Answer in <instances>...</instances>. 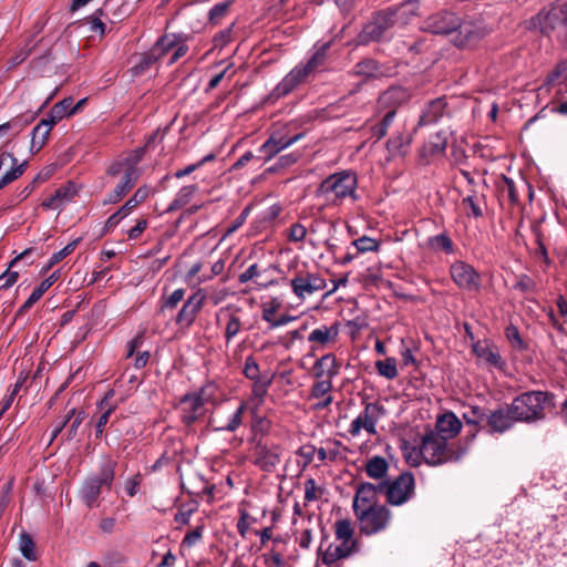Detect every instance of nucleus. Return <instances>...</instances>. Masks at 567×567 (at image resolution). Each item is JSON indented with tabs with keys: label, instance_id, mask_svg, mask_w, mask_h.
<instances>
[{
	"label": "nucleus",
	"instance_id": "nucleus-31",
	"mask_svg": "<svg viewBox=\"0 0 567 567\" xmlns=\"http://www.w3.org/2000/svg\"><path fill=\"white\" fill-rule=\"evenodd\" d=\"M60 271H53L48 278H45L29 296L25 302L20 307L18 313L22 315L28 312L35 302H38L45 291L59 279Z\"/></svg>",
	"mask_w": 567,
	"mask_h": 567
},
{
	"label": "nucleus",
	"instance_id": "nucleus-21",
	"mask_svg": "<svg viewBox=\"0 0 567 567\" xmlns=\"http://www.w3.org/2000/svg\"><path fill=\"white\" fill-rule=\"evenodd\" d=\"M303 137L302 133L287 136L280 131L274 132L269 138L260 146L259 151L266 155V161H270L278 153L288 148Z\"/></svg>",
	"mask_w": 567,
	"mask_h": 567
},
{
	"label": "nucleus",
	"instance_id": "nucleus-9",
	"mask_svg": "<svg viewBox=\"0 0 567 567\" xmlns=\"http://www.w3.org/2000/svg\"><path fill=\"white\" fill-rule=\"evenodd\" d=\"M359 522L360 533L371 536L385 530L392 519V513L385 505H377L354 514Z\"/></svg>",
	"mask_w": 567,
	"mask_h": 567
},
{
	"label": "nucleus",
	"instance_id": "nucleus-59",
	"mask_svg": "<svg viewBox=\"0 0 567 567\" xmlns=\"http://www.w3.org/2000/svg\"><path fill=\"white\" fill-rule=\"evenodd\" d=\"M54 194L63 207L65 204L72 200L76 194V189L72 183H69L68 185L59 187Z\"/></svg>",
	"mask_w": 567,
	"mask_h": 567
},
{
	"label": "nucleus",
	"instance_id": "nucleus-45",
	"mask_svg": "<svg viewBox=\"0 0 567 567\" xmlns=\"http://www.w3.org/2000/svg\"><path fill=\"white\" fill-rule=\"evenodd\" d=\"M106 2L99 9H96L91 17L87 18V22L90 23V30L93 33H99L100 35H104L106 31V24L102 21V17L105 16L106 11Z\"/></svg>",
	"mask_w": 567,
	"mask_h": 567
},
{
	"label": "nucleus",
	"instance_id": "nucleus-48",
	"mask_svg": "<svg viewBox=\"0 0 567 567\" xmlns=\"http://www.w3.org/2000/svg\"><path fill=\"white\" fill-rule=\"evenodd\" d=\"M403 454L408 464L411 466H419L424 462L423 443L421 442L419 446L406 443Z\"/></svg>",
	"mask_w": 567,
	"mask_h": 567
},
{
	"label": "nucleus",
	"instance_id": "nucleus-51",
	"mask_svg": "<svg viewBox=\"0 0 567 567\" xmlns=\"http://www.w3.org/2000/svg\"><path fill=\"white\" fill-rule=\"evenodd\" d=\"M429 245L435 250H442L446 254L454 251V244L452 239L445 234H439L429 238Z\"/></svg>",
	"mask_w": 567,
	"mask_h": 567
},
{
	"label": "nucleus",
	"instance_id": "nucleus-49",
	"mask_svg": "<svg viewBox=\"0 0 567 567\" xmlns=\"http://www.w3.org/2000/svg\"><path fill=\"white\" fill-rule=\"evenodd\" d=\"M19 549L22 556L28 560H35V544L28 533H22L19 538Z\"/></svg>",
	"mask_w": 567,
	"mask_h": 567
},
{
	"label": "nucleus",
	"instance_id": "nucleus-25",
	"mask_svg": "<svg viewBox=\"0 0 567 567\" xmlns=\"http://www.w3.org/2000/svg\"><path fill=\"white\" fill-rule=\"evenodd\" d=\"M486 422L491 432L504 433L511 430L517 420L511 411V405H508L507 409H497L491 412L486 415Z\"/></svg>",
	"mask_w": 567,
	"mask_h": 567
},
{
	"label": "nucleus",
	"instance_id": "nucleus-64",
	"mask_svg": "<svg viewBox=\"0 0 567 567\" xmlns=\"http://www.w3.org/2000/svg\"><path fill=\"white\" fill-rule=\"evenodd\" d=\"M271 422L267 417L255 416L251 424V430L255 435H265L270 431Z\"/></svg>",
	"mask_w": 567,
	"mask_h": 567
},
{
	"label": "nucleus",
	"instance_id": "nucleus-62",
	"mask_svg": "<svg viewBox=\"0 0 567 567\" xmlns=\"http://www.w3.org/2000/svg\"><path fill=\"white\" fill-rule=\"evenodd\" d=\"M295 89L296 86L291 84L287 78H284L271 91L270 96L275 100H278L280 97L288 95Z\"/></svg>",
	"mask_w": 567,
	"mask_h": 567
},
{
	"label": "nucleus",
	"instance_id": "nucleus-61",
	"mask_svg": "<svg viewBox=\"0 0 567 567\" xmlns=\"http://www.w3.org/2000/svg\"><path fill=\"white\" fill-rule=\"evenodd\" d=\"M287 236L289 241L301 243L307 236V228L300 223H295L289 227Z\"/></svg>",
	"mask_w": 567,
	"mask_h": 567
},
{
	"label": "nucleus",
	"instance_id": "nucleus-37",
	"mask_svg": "<svg viewBox=\"0 0 567 567\" xmlns=\"http://www.w3.org/2000/svg\"><path fill=\"white\" fill-rule=\"evenodd\" d=\"M447 145V137L444 132H437L430 136L422 150L423 156H436L443 154Z\"/></svg>",
	"mask_w": 567,
	"mask_h": 567
},
{
	"label": "nucleus",
	"instance_id": "nucleus-38",
	"mask_svg": "<svg viewBox=\"0 0 567 567\" xmlns=\"http://www.w3.org/2000/svg\"><path fill=\"white\" fill-rule=\"evenodd\" d=\"M406 100V91L402 87H390L379 99L380 106H386L389 110L396 109L398 105Z\"/></svg>",
	"mask_w": 567,
	"mask_h": 567
},
{
	"label": "nucleus",
	"instance_id": "nucleus-36",
	"mask_svg": "<svg viewBox=\"0 0 567 567\" xmlns=\"http://www.w3.org/2000/svg\"><path fill=\"white\" fill-rule=\"evenodd\" d=\"M51 130L52 126L43 120L33 127L30 145L31 153H38L45 145Z\"/></svg>",
	"mask_w": 567,
	"mask_h": 567
},
{
	"label": "nucleus",
	"instance_id": "nucleus-60",
	"mask_svg": "<svg viewBox=\"0 0 567 567\" xmlns=\"http://www.w3.org/2000/svg\"><path fill=\"white\" fill-rule=\"evenodd\" d=\"M270 383H271V379H269V378L254 381L252 388H251L252 398L257 399L258 401H262L264 396L267 394Z\"/></svg>",
	"mask_w": 567,
	"mask_h": 567
},
{
	"label": "nucleus",
	"instance_id": "nucleus-12",
	"mask_svg": "<svg viewBox=\"0 0 567 567\" xmlns=\"http://www.w3.org/2000/svg\"><path fill=\"white\" fill-rule=\"evenodd\" d=\"M106 174L111 177H118L116 186L105 200L109 204L118 203L133 188L140 177V173H134L132 169L126 171L123 167H115L114 163L107 167Z\"/></svg>",
	"mask_w": 567,
	"mask_h": 567
},
{
	"label": "nucleus",
	"instance_id": "nucleus-43",
	"mask_svg": "<svg viewBox=\"0 0 567 567\" xmlns=\"http://www.w3.org/2000/svg\"><path fill=\"white\" fill-rule=\"evenodd\" d=\"M178 40H179V35H177L175 33H167V34L162 35L155 42V44L152 47V49L161 59L168 51L173 50L175 48V45L178 44Z\"/></svg>",
	"mask_w": 567,
	"mask_h": 567
},
{
	"label": "nucleus",
	"instance_id": "nucleus-52",
	"mask_svg": "<svg viewBox=\"0 0 567 567\" xmlns=\"http://www.w3.org/2000/svg\"><path fill=\"white\" fill-rule=\"evenodd\" d=\"M379 72L378 62L372 59L363 60L354 65L353 73L355 75L371 78Z\"/></svg>",
	"mask_w": 567,
	"mask_h": 567
},
{
	"label": "nucleus",
	"instance_id": "nucleus-35",
	"mask_svg": "<svg viewBox=\"0 0 567 567\" xmlns=\"http://www.w3.org/2000/svg\"><path fill=\"white\" fill-rule=\"evenodd\" d=\"M73 99L65 97L62 101L55 103L49 111L47 117L42 118L52 127L64 117L71 116L70 106L72 105Z\"/></svg>",
	"mask_w": 567,
	"mask_h": 567
},
{
	"label": "nucleus",
	"instance_id": "nucleus-40",
	"mask_svg": "<svg viewBox=\"0 0 567 567\" xmlns=\"http://www.w3.org/2000/svg\"><path fill=\"white\" fill-rule=\"evenodd\" d=\"M145 154V147H140L132 151L126 157L117 159L113 162L115 167H123L126 171H133L134 173H140L138 165L143 159Z\"/></svg>",
	"mask_w": 567,
	"mask_h": 567
},
{
	"label": "nucleus",
	"instance_id": "nucleus-15",
	"mask_svg": "<svg viewBox=\"0 0 567 567\" xmlns=\"http://www.w3.org/2000/svg\"><path fill=\"white\" fill-rule=\"evenodd\" d=\"M393 23V14L391 13L379 12L374 14L359 33L358 43L368 44L369 42L379 41Z\"/></svg>",
	"mask_w": 567,
	"mask_h": 567
},
{
	"label": "nucleus",
	"instance_id": "nucleus-24",
	"mask_svg": "<svg viewBox=\"0 0 567 567\" xmlns=\"http://www.w3.org/2000/svg\"><path fill=\"white\" fill-rule=\"evenodd\" d=\"M379 494V484L361 483L355 492L353 499V512L354 514L379 505L375 501Z\"/></svg>",
	"mask_w": 567,
	"mask_h": 567
},
{
	"label": "nucleus",
	"instance_id": "nucleus-30",
	"mask_svg": "<svg viewBox=\"0 0 567 567\" xmlns=\"http://www.w3.org/2000/svg\"><path fill=\"white\" fill-rule=\"evenodd\" d=\"M331 390L332 381L330 380H317L312 384L310 389V398L319 400L318 403H316L315 409L323 410L332 403L333 398L330 394Z\"/></svg>",
	"mask_w": 567,
	"mask_h": 567
},
{
	"label": "nucleus",
	"instance_id": "nucleus-28",
	"mask_svg": "<svg viewBox=\"0 0 567 567\" xmlns=\"http://www.w3.org/2000/svg\"><path fill=\"white\" fill-rule=\"evenodd\" d=\"M460 18L452 12H440L430 19V28L437 34H451L458 25Z\"/></svg>",
	"mask_w": 567,
	"mask_h": 567
},
{
	"label": "nucleus",
	"instance_id": "nucleus-11",
	"mask_svg": "<svg viewBox=\"0 0 567 567\" xmlns=\"http://www.w3.org/2000/svg\"><path fill=\"white\" fill-rule=\"evenodd\" d=\"M207 295L203 288L196 289L188 298L184 301L181 310L175 317V323L183 329H188L196 320L197 316L202 311Z\"/></svg>",
	"mask_w": 567,
	"mask_h": 567
},
{
	"label": "nucleus",
	"instance_id": "nucleus-50",
	"mask_svg": "<svg viewBox=\"0 0 567 567\" xmlns=\"http://www.w3.org/2000/svg\"><path fill=\"white\" fill-rule=\"evenodd\" d=\"M184 297H185V289L184 288L175 289L168 296H163L161 298L159 311L164 312L166 310H173L184 299Z\"/></svg>",
	"mask_w": 567,
	"mask_h": 567
},
{
	"label": "nucleus",
	"instance_id": "nucleus-4",
	"mask_svg": "<svg viewBox=\"0 0 567 567\" xmlns=\"http://www.w3.org/2000/svg\"><path fill=\"white\" fill-rule=\"evenodd\" d=\"M424 462L432 466L457 462L465 454V450L456 447L439 433L427 431L422 436Z\"/></svg>",
	"mask_w": 567,
	"mask_h": 567
},
{
	"label": "nucleus",
	"instance_id": "nucleus-32",
	"mask_svg": "<svg viewBox=\"0 0 567 567\" xmlns=\"http://www.w3.org/2000/svg\"><path fill=\"white\" fill-rule=\"evenodd\" d=\"M31 252H32L31 248L25 249L10 261L9 268L0 276V284H1L0 287L2 289H9L10 287H12L19 278V272L12 271L11 268L18 266V264L22 260H25L27 265L32 264L31 260H28Z\"/></svg>",
	"mask_w": 567,
	"mask_h": 567
},
{
	"label": "nucleus",
	"instance_id": "nucleus-16",
	"mask_svg": "<svg viewBox=\"0 0 567 567\" xmlns=\"http://www.w3.org/2000/svg\"><path fill=\"white\" fill-rule=\"evenodd\" d=\"M383 413V408L378 403H367L363 411L351 422L349 433L358 436L362 430L370 435L377 434V423Z\"/></svg>",
	"mask_w": 567,
	"mask_h": 567
},
{
	"label": "nucleus",
	"instance_id": "nucleus-17",
	"mask_svg": "<svg viewBox=\"0 0 567 567\" xmlns=\"http://www.w3.org/2000/svg\"><path fill=\"white\" fill-rule=\"evenodd\" d=\"M328 48L329 43L322 44L306 63L296 65L285 78L297 87L318 68L323 65Z\"/></svg>",
	"mask_w": 567,
	"mask_h": 567
},
{
	"label": "nucleus",
	"instance_id": "nucleus-14",
	"mask_svg": "<svg viewBox=\"0 0 567 567\" xmlns=\"http://www.w3.org/2000/svg\"><path fill=\"white\" fill-rule=\"evenodd\" d=\"M450 274L460 289L465 291H478L481 289V275L470 264L457 260L451 265Z\"/></svg>",
	"mask_w": 567,
	"mask_h": 567
},
{
	"label": "nucleus",
	"instance_id": "nucleus-41",
	"mask_svg": "<svg viewBox=\"0 0 567 567\" xmlns=\"http://www.w3.org/2000/svg\"><path fill=\"white\" fill-rule=\"evenodd\" d=\"M198 187L196 185H187L183 186L177 194L175 195L174 199L169 204L167 212H175L185 205H187L194 194L197 192Z\"/></svg>",
	"mask_w": 567,
	"mask_h": 567
},
{
	"label": "nucleus",
	"instance_id": "nucleus-46",
	"mask_svg": "<svg viewBox=\"0 0 567 567\" xmlns=\"http://www.w3.org/2000/svg\"><path fill=\"white\" fill-rule=\"evenodd\" d=\"M567 80V60L557 62L551 72L546 78V84L558 85Z\"/></svg>",
	"mask_w": 567,
	"mask_h": 567
},
{
	"label": "nucleus",
	"instance_id": "nucleus-18",
	"mask_svg": "<svg viewBox=\"0 0 567 567\" xmlns=\"http://www.w3.org/2000/svg\"><path fill=\"white\" fill-rule=\"evenodd\" d=\"M340 322L333 321L331 324H320L308 334V342L312 352L333 347L339 339Z\"/></svg>",
	"mask_w": 567,
	"mask_h": 567
},
{
	"label": "nucleus",
	"instance_id": "nucleus-57",
	"mask_svg": "<svg viewBox=\"0 0 567 567\" xmlns=\"http://www.w3.org/2000/svg\"><path fill=\"white\" fill-rule=\"evenodd\" d=\"M353 245L355 246L357 250L359 252H368V251H378L380 248V244L378 240L362 236L353 241Z\"/></svg>",
	"mask_w": 567,
	"mask_h": 567
},
{
	"label": "nucleus",
	"instance_id": "nucleus-58",
	"mask_svg": "<svg viewBox=\"0 0 567 567\" xmlns=\"http://www.w3.org/2000/svg\"><path fill=\"white\" fill-rule=\"evenodd\" d=\"M409 144V140L405 142L402 136H395L388 141L386 148L391 156H399L404 154V147L405 145L408 147Z\"/></svg>",
	"mask_w": 567,
	"mask_h": 567
},
{
	"label": "nucleus",
	"instance_id": "nucleus-54",
	"mask_svg": "<svg viewBox=\"0 0 567 567\" xmlns=\"http://www.w3.org/2000/svg\"><path fill=\"white\" fill-rule=\"evenodd\" d=\"M231 4L233 0H226L213 6L208 13L210 23L217 24L227 14Z\"/></svg>",
	"mask_w": 567,
	"mask_h": 567
},
{
	"label": "nucleus",
	"instance_id": "nucleus-56",
	"mask_svg": "<svg viewBox=\"0 0 567 567\" xmlns=\"http://www.w3.org/2000/svg\"><path fill=\"white\" fill-rule=\"evenodd\" d=\"M197 506L195 503H189V504H185V505H182L177 513L175 514V522L178 523L179 525H187L190 520V517L193 515V513L196 511Z\"/></svg>",
	"mask_w": 567,
	"mask_h": 567
},
{
	"label": "nucleus",
	"instance_id": "nucleus-34",
	"mask_svg": "<svg viewBox=\"0 0 567 567\" xmlns=\"http://www.w3.org/2000/svg\"><path fill=\"white\" fill-rule=\"evenodd\" d=\"M247 410V404L241 402L236 410L229 414L227 420L215 427L217 432H236L244 422V415Z\"/></svg>",
	"mask_w": 567,
	"mask_h": 567
},
{
	"label": "nucleus",
	"instance_id": "nucleus-26",
	"mask_svg": "<svg viewBox=\"0 0 567 567\" xmlns=\"http://www.w3.org/2000/svg\"><path fill=\"white\" fill-rule=\"evenodd\" d=\"M462 427L461 421L452 412L444 413L436 420L435 429L430 430L432 433H439L440 436L445 437L450 441L455 437Z\"/></svg>",
	"mask_w": 567,
	"mask_h": 567
},
{
	"label": "nucleus",
	"instance_id": "nucleus-27",
	"mask_svg": "<svg viewBox=\"0 0 567 567\" xmlns=\"http://www.w3.org/2000/svg\"><path fill=\"white\" fill-rule=\"evenodd\" d=\"M339 373L336 355L327 353L313 364V375L317 380H332Z\"/></svg>",
	"mask_w": 567,
	"mask_h": 567
},
{
	"label": "nucleus",
	"instance_id": "nucleus-33",
	"mask_svg": "<svg viewBox=\"0 0 567 567\" xmlns=\"http://www.w3.org/2000/svg\"><path fill=\"white\" fill-rule=\"evenodd\" d=\"M113 395H114L113 390L107 391L106 394L104 395V398L97 404L99 409L102 411V414L99 417L96 425H95L96 437L102 436L104 429H105L106 424L109 423L110 416L115 410V405L110 403Z\"/></svg>",
	"mask_w": 567,
	"mask_h": 567
},
{
	"label": "nucleus",
	"instance_id": "nucleus-6",
	"mask_svg": "<svg viewBox=\"0 0 567 567\" xmlns=\"http://www.w3.org/2000/svg\"><path fill=\"white\" fill-rule=\"evenodd\" d=\"M537 18L544 34H554L560 43L567 44V1L540 11Z\"/></svg>",
	"mask_w": 567,
	"mask_h": 567
},
{
	"label": "nucleus",
	"instance_id": "nucleus-23",
	"mask_svg": "<svg viewBox=\"0 0 567 567\" xmlns=\"http://www.w3.org/2000/svg\"><path fill=\"white\" fill-rule=\"evenodd\" d=\"M473 352L483 364L497 369H503L505 365L497 346L489 340L476 341L473 344Z\"/></svg>",
	"mask_w": 567,
	"mask_h": 567
},
{
	"label": "nucleus",
	"instance_id": "nucleus-10",
	"mask_svg": "<svg viewBox=\"0 0 567 567\" xmlns=\"http://www.w3.org/2000/svg\"><path fill=\"white\" fill-rule=\"evenodd\" d=\"M241 308L235 305H227L221 307L216 312V323L224 330V339L228 344L241 331L243 321L240 318Z\"/></svg>",
	"mask_w": 567,
	"mask_h": 567
},
{
	"label": "nucleus",
	"instance_id": "nucleus-3",
	"mask_svg": "<svg viewBox=\"0 0 567 567\" xmlns=\"http://www.w3.org/2000/svg\"><path fill=\"white\" fill-rule=\"evenodd\" d=\"M336 539L338 545L329 544L326 549L322 545L319 548L321 560L324 565L331 566L337 561L350 557L359 550L358 542L354 538V529L349 519H340L334 524Z\"/></svg>",
	"mask_w": 567,
	"mask_h": 567
},
{
	"label": "nucleus",
	"instance_id": "nucleus-53",
	"mask_svg": "<svg viewBox=\"0 0 567 567\" xmlns=\"http://www.w3.org/2000/svg\"><path fill=\"white\" fill-rule=\"evenodd\" d=\"M243 373L252 382L266 378L265 375H261L259 364L252 355L246 357Z\"/></svg>",
	"mask_w": 567,
	"mask_h": 567
},
{
	"label": "nucleus",
	"instance_id": "nucleus-13",
	"mask_svg": "<svg viewBox=\"0 0 567 567\" xmlns=\"http://www.w3.org/2000/svg\"><path fill=\"white\" fill-rule=\"evenodd\" d=\"M290 287L296 297L305 300L307 297L326 289L327 282L317 272H298L291 280Z\"/></svg>",
	"mask_w": 567,
	"mask_h": 567
},
{
	"label": "nucleus",
	"instance_id": "nucleus-44",
	"mask_svg": "<svg viewBox=\"0 0 567 567\" xmlns=\"http://www.w3.org/2000/svg\"><path fill=\"white\" fill-rule=\"evenodd\" d=\"M396 110L391 109L386 111L383 118L371 127V134L377 141L381 140L386 135V132L395 117Z\"/></svg>",
	"mask_w": 567,
	"mask_h": 567
},
{
	"label": "nucleus",
	"instance_id": "nucleus-39",
	"mask_svg": "<svg viewBox=\"0 0 567 567\" xmlns=\"http://www.w3.org/2000/svg\"><path fill=\"white\" fill-rule=\"evenodd\" d=\"M389 464L382 456L371 457L365 465L367 475L373 480H382L386 476Z\"/></svg>",
	"mask_w": 567,
	"mask_h": 567
},
{
	"label": "nucleus",
	"instance_id": "nucleus-1",
	"mask_svg": "<svg viewBox=\"0 0 567 567\" xmlns=\"http://www.w3.org/2000/svg\"><path fill=\"white\" fill-rule=\"evenodd\" d=\"M358 177L352 171H340L326 177L317 188V196L328 205L339 206L344 199L358 200Z\"/></svg>",
	"mask_w": 567,
	"mask_h": 567
},
{
	"label": "nucleus",
	"instance_id": "nucleus-19",
	"mask_svg": "<svg viewBox=\"0 0 567 567\" xmlns=\"http://www.w3.org/2000/svg\"><path fill=\"white\" fill-rule=\"evenodd\" d=\"M486 35V30L474 22H461L452 32L451 41L458 48H473Z\"/></svg>",
	"mask_w": 567,
	"mask_h": 567
},
{
	"label": "nucleus",
	"instance_id": "nucleus-55",
	"mask_svg": "<svg viewBox=\"0 0 567 567\" xmlns=\"http://www.w3.org/2000/svg\"><path fill=\"white\" fill-rule=\"evenodd\" d=\"M79 243V239L73 240L72 243L68 244L64 248L61 250L54 252L50 259L48 265L45 266L44 270L48 271L50 268H52L54 265L59 264L61 260H63L66 256L72 254Z\"/></svg>",
	"mask_w": 567,
	"mask_h": 567
},
{
	"label": "nucleus",
	"instance_id": "nucleus-29",
	"mask_svg": "<svg viewBox=\"0 0 567 567\" xmlns=\"http://www.w3.org/2000/svg\"><path fill=\"white\" fill-rule=\"evenodd\" d=\"M446 102L443 97H437L429 102L422 111L419 125L425 126L435 124L445 114Z\"/></svg>",
	"mask_w": 567,
	"mask_h": 567
},
{
	"label": "nucleus",
	"instance_id": "nucleus-22",
	"mask_svg": "<svg viewBox=\"0 0 567 567\" xmlns=\"http://www.w3.org/2000/svg\"><path fill=\"white\" fill-rule=\"evenodd\" d=\"M27 162L18 164V159L9 152L3 151L0 154V189L20 177Z\"/></svg>",
	"mask_w": 567,
	"mask_h": 567
},
{
	"label": "nucleus",
	"instance_id": "nucleus-42",
	"mask_svg": "<svg viewBox=\"0 0 567 567\" xmlns=\"http://www.w3.org/2000/svg\"><path fill=\"white\" fill-rule=\"evenodd\" d=\"M150 194L151 189L148 186L144 185L138 187L133 196L120 208V213L127 216L135 207L144 203L148 198Z\"/></svg>",
	"mask_w": 567,
	"mask_h": 567
},
{
	"label": "nucleus",
	"instance_id": "nucleus-47",
	"mask_svg": "<svg viewBox=\"0 0 567 567\" xmlns=\"http://www.w3.org/2000/svg\"><path fill=\"white\" fill-rule=\"evenodd\" d=\"M375 369L381 377L388 380H393L398 377L396 360L394 358L377 361Z\"/></svg>",
	"mask_w": 567,
	"mask_h": 567
},
{
	"label": "nucleus",
	"instance_id": "nucleus-63",
	"mask_svg": "<svg viewBox=\"0 0 567 567\" xmlns=\"http://www.w3.org/2000/svg\"><path fill=\"white\" fill-rule=\"evenodd\" d=\"M505 336L507 340L513 344L514 348L523 350L525 343L519 334L517 327L511 324L505 329Z\"/></svg>",
	"mask_w": 567,
	"mask_h": 567
},
{
	"label": "nucleus",
	"instance_id": "nucleus-7",
	"mask_svg": "<svg viewBox=\"0 0 567 567\" xmlns=\"http://www.w3.org/2000/svg\"><path fill=\"white\" fill-rule=\"evenodd\" d=\"M379 494L393 506L406 503L414 494V477L411 473H402L393 481L379 483Z\"/></svg>",
	"mask_w": 567,
	"mask_h": 567
},
{
	"label": "nucleus",
	"instance_id": "nucleus-2",
	"mask_svg": "<svg viewBox=\"0 0 567 567\" xmlns=\"http://www.w3.org/2000/svg\"><path fill=\"white\" fill-rule=\"evenodd\" d=\"M546 391H527L517 395L511 405V411L517 422L536 423L546 419V408L553 399Z\"/></svg>",
	"mask_w": 567,
	"mask_h": 567
},
{
	"label": "nucleus",
	"instance_id": "nucleus-5",
	"mask_svg": "<svg viewBox=\"0 0 567 567\" xmlns=\"http://www.w3.org/2000/svg\"><path fill=\"white\" fill-rule=\"evenodd\" d=\"M116 462L105 461L97 474L89 476L81 488V497L87 507L96 505L103 486L111 488L115 476Z\"/></svg>",
	"mask_w": 567,
	"mask_h": 567
},
{
	"label": "nucleus",
	"instance_id": "nucleus-8",
	"mask_svg": "<svg viewBox=\"0 0 567 567\" xmlns=\"http://www.w3.org/2000/svg\"><path fill=\"white\" fill-rule=\"evenodd\" d=\"M215 389L216 385L214 383H207L199 392L185 394L182 398L181 417L185 424L190 425L204 415L205 402L214 395Z\"/></svg>",
	"mask_w": 567,
	"mask_h": 567
},
{
	"label": "nucleus",
	"instance_id": "nucleus-20",
	"mask_svg": "<svg viewBox=\"0 0 567 567\" xmlns=\"http://www.w3.org/2000/svg\"><path fill=\"white\" fill-rule=\"evenodd\" d=\"M281 447L277 444L267 445L258 441L254 450V464L265 472H272L280 463Z\"/></svg>",
	"mask_w": 567,
	"mask_h": 567
}]
</instances>
